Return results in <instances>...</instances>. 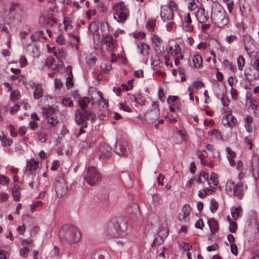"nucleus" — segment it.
<instances>
[{
  "instance_id": "f257e3e1",
  "label": "nucleus",
  "mask_w": 259,
  "mask_h": 259,
  "mask_svg": "<svg viewBox=\"0 0 259 259\" xmlns=\"http://www.w3.org/2000/svg\"><path fill=\"white\" fill-rule=\"evenodd\" d=\"M91 102V99L83 97L78 99V105L80 109H77L74 114V120L77 124H83L87 126V120H91L94 122L96 119V116L92 111L87 109L88 104Z\"/></svg>"
},
{
  "instance_id": "f03ea898",
  "label": "nucleus",
  "mask_w": 259,
  "mask_h": 259,
  "mask_svg": "<svg viewBox=\"0 0 259 259\" xmlns=\"http://www.w3.org/2000/svg\"><path fill=\"white\" fill-rule=\"evenodd\" d=\"M127 222L121 218L112 219L106 227V234L110 237H123L128 233Z\"/></svg>"
},
{
  "instance_id": "7ed1b4c3",
  "label": "nucleus",
  "mask_w": 259,
  "mask_h": 259,
  "mask_svg": "<svg viewBox=\"0 0 259 259\" xmlns=\"http://www.w3.org/2000/svg\"><path fill=\"white\" fill-rule=\"evenodd\" d=\"M81 236L78 229L69 224L64 225L59 231V237L61 241L69 244L76 243L80 240Z\"/></svg>"
},
{
  "instance_id": "20e7f679",
  "label": "nucleus",
  "mask_w": 259,
  "mask_h": 259,
  "mask_svg": "<svg viewBox=\"0 0 259 259\" xmlns=\"http://www.w3.org/2000/svg\"><path fill=\"white\" fill-rule=\"evenodd\" d=\"M211 19L216 26L223 28L229 21V17L225 10L219 3H214L212 5Z\"/></svg>"
},
{
  "instance_id": "39448f33",
  "label": "nucleus",
  "mask_w": 259,
  "mask_h": 259,
  "mask_svg": "<svg viewBox=\"0 0 259 259\" xmlns=\"http://www.w3.org/2000/svg\"><path fill=\"white\" fill-rule=\"evenodd\" d=\"M114 18L118 22L123 23L129 16V11L123 2L116 3L113 7Z\"/></svg>"
},
{
  "instance_id": "423d86ee",
  "label": "nucleus",
  "mask_w": 259,
  "mask_h": 259,
  "mask_svg": "<svg viewBox=\"0 0 259 259\" xmlns=\"http://www.w3.org/2000/svg\"><path fill=\"white\" fill-rule=\"evenodd\" d=\"M84 179L90 185L95 186L102 181V177L96 168L90 166L87 169Z\"/></svg>"
},
{
  "instance_id": "0eeeda50",
  "label": "nucleus",
  "mask_w": 259,
  "mask_h": 259,
  "mask_svg": "<svg viewBox=\"0 0 259 259\" xmlns=\"http://www.w3.org/2000/svg\"><path fill=\"white\" fill-rule=\"evenodd\" d=\"M152 106L153 108L147 111L144 115L145 119L148 123L154 122L159 117L160 115L158 103L153 102Z\"/></svg>"
},
{
  "instance_id": "6e6552de",
  "label": "nucleus",
  "mask_w": 259,
  "mask_h": 259,
  "mask_svg": "<svg viewBox=\"0 0 259 259\" xmlns=\"http://www.w3.org/2000/svg\"><path fill=\"white\" fill-rule=\"evenodd\" d=\"M98 150L101 159H108L112 155L111 147L106 143H101L98 147Z\"/></svg>"
},
{
  "instance_id": "1a4fd4ad",
  "label": "nucleus",
  "mask_w": 259,
  "mask_h": 259,
  "mask_svg": "<svg viewBox=\"0 0 259 259\" xmlns=\"http://www.w3.org/2000/svg\"><path fill=\"white\" fill-rule=\"evenodd\" d=\"M55 191L57 195L59 196H62L65 195L68 190V187L64 179L60 178L55 184Z\"/></svg>"
},
{
  "instance_id": "9d476101",
  "label": "nucleus",
  "mask_w": 259,
  "mask_h": 259,
  "mask_svg": "<svg viewBox=\"0 0 259 259\" xmlns=\"http://www.w3.org/2000/svg\"><path fill=\"white\" fill-rule=\"evenodd\" d=\"M128 145L127 142L123 139H119L116 143L115 152L118 155H124L127 152Z\"/></svg>"
},
{
  "instance_id": "9b49d317",
  "label": "nucleus",
  "mask_w": 259,
  "mask_h": 259,
  "mask_svg": "<svg viewBox=\"0 0 259 259\" xmlns=\"http://www.w3.org/2000/svg\"><path fill=\"white\" fill-rule=\"evenodd\" d=\"M247 188L246 185H244L242 182H238L235 185L234 188V196L237 197L239 199H241L243 197L244 191Z\"/></svg>"
},
{
  "instance_id": "f8f14e48",
  "label": "nucleus",
  "mask_w": 259,
  "mask_h": 259,
  "mask_svg": "<svg viewBox=\"0 0 259 259\" xmlns=\"http://www.w3.org/2000/svg\"><path fill=\"white\" fill-rule=\"evenodd\" d=\"M192 22L190 14H186L184 17V22L182 25L183 30L187 32H192L194 29Z\"/></svg>"
},
{
  "instance_id": "ddd939ff",
  "label": "nucleus",
  "mask_w": 259,
  "mask_h": 259,
  "mask_svg": "<svg viewBox=\"0 0 259 259\" xmlns=\"http://www.w3.org/2000/svg\"><path fill=\"white\" fill-rule=\"evenodd\" d=\"M195 16L198 21L201 23L206 22L208 19V14L205 13V10L203 8H199L197 10Z\"/></svg>"
},
{
  "instance_id": "4468645a",
  "label": "nucleus",
  "mask_w": 259,
  "mask_h": 259,
  "mask_svg": "<svg viewBox=\"0 0 259 259\" xmlns=\"http://www.w3.org/2000/svg\"><path fill=\"white\" fill-rule=\"evenodd\" d=\"M160 16L162 20L166 22L173 20L174 14L171 10L168 9L167 7H164L161 11Z\"/></svg>"
},
{
  "instance_id": "2eb2a0df",
  "label": "nucleus",
  "mask_w": 259,
  "mask_h": 259,
  "mask_svg": "<svg viewBox=\"0 0 259 259\" xmlns=\"http://www.w3.org/2000/svg\"><path fill=\"white\" fill-rule=\"evenodd\" d=\"M127 211L133 217L138 218L141 215L140 207L137 203L133 202L129 205Z\"/></svg>"
},
{
  "instance_id": "dca6fc26",
  "label": "nucleus",
  "mask_w": 259,
  "mask_h": 259,
  "mask_svg": "<svg viewBox=\"0 0 259 259\" xmlns=\"http://www.w3.org/2000/svg\"><path fill=\"white\" fill-rule=\"evenodd\" d=\"M222 122L224 125L227 124L228 126L232 127L236 124L237 119L233 115L229 114L225 116V117L223 119Z\"/></svg>"
},
{
  "instance_id": "f3484780",
  "label": "nucleus",
  "mask_w": 259,
  "mask_h": 259,
  "mask_svg": "<svg viewBox=\"0 0 259 259\" xmlns=\"http://www.w3.org/2000/svg\"><path fill=\"white\" fill-rule=\"evenodd\" d=\"M97 197L102 204L107 206L109 203V194L106 191L99 192L97 195Z\"/></svg>"
},
{
  "instance_id": "a211bd4d",
  "label": "nucleus",
  "mask_w": 259,
  "mask_h": 259,
  "mask_svg": "<svg viewBox=\"0 0 259 259\" xmlns=\"http://www.w3.org/2000/svg\"><path fill=\"white\" fill-rule=\"evenodd\" d=\"M191 211V208L190 205L188 204L184 205L182 209V211L183 212V218L182 219H180V220H183L185 222H188L189 220L188 217L190 215Z\"/></svg>"
},
{
  "instance_id": "6ab92c4d",
  "label": "nucleus",
  "mask_w": 259,
  "mask_h": 259,
  "mask_svg": "<svg viewBox=\"0 0 259 259\" xmlns=\"http://www.w3.org/2000/svg\"><path fill=\"white\" fill-rule=\"evenodd\" d=\"M253 119L251 115H247L245 119V127L248 133H251L253 129Z\"/></svg>"
},
{
  "instance_id": "aec40b11",
  "label": "nucleus",
  "mask_w": 259,
  "mask_h": 259,
  "mask_svg": "<svg viewBox=\"0 0 259 259\" xmlns=\"http://www.w3.org/2000/svg\"><path fill=\"white\" fill-rule=\"evenodd\" d=\"M138 49L140 50V52L144 56H147L149 54L150 47L144 42H142L137 45Z\"/></svg>"
},
{
  "instance_id": "412c9836",
  "label": "nucleus",
  "mask_w": 259,
  "mask_h": 259,
  "mask_svg": "<svg viewBox=\"0 0 259 259\" xmlns=\"http://www.w3.org/2000/svg\"><path fill=\"white\" fill-rule=\"evenodd\" d=\"M208 224L212 233H215L219 230L218 222L213 219L208 220Z\"/></svg>"
},
{
  "instance_id": "4be33fe9",
  "label": "nucleus",
  "mask_w": 259,
  "mask_h": 259,
  "mask_svg": "<svg viewBox=\"0 0 259 259\" xmlns=\"http://www.w3.org/2000/svg\"><path fill=\"white\" fill-rule=\"evenodd\" d=\"M53 55L59 60L64 59L67 55L66 52L63 48H60L53 52Z\"/></svg>"
},
{
  "instance_id": "5701e85b",
  "label": "nucleus",
  "mask_w": 259,
  "mask_h": 259,
  "mask_svg": "<svg viewBox=\"0 0 259 259\" xmlns=\"http://www.w3.org/2000/svg\"><path fill=\"white\" fill-rule=\"evenodd\" d=\"M242 208L240 206L232 208L231 209V215L234 220H237L242 215Z\"/></svg>"
},
{
  "instance_id": "b1692460",
  "label": "nucleus",
  "mask_w": 259,
  "mask_h": 259,
  "mask_svg": "<svg viewBox=\"0 0 259 259\" xmlns=\"http://www.w3.org/2000/svg\"><path fill=\"white\" fill-rule=\"evenodd\" d=\"M130 99L132 101L138 103L141 105H144L145 103V100L141 95H138L137 96L135 95H131Z\"/></svg>"
},
{
  "instance_id": "393cba45",
  "label": "nucleus",
  "mask_w": 259,
  "mask_h": 259,
  "mask_svg": "<svg viewBox=\"0 0 259 259\" xmlns=\"http://www.w3.org/2000/svg\"><path fill=\"white\" fill-rule=\"evenodd\" d=\"M38 167V163L37 161L34 159H31L27 162L26 169L28 170H35Z\"/></svg>"
},
{
  "instance_id": "a878e982",
  "label": "nucleus",
  "mask_w": 259,
  "mask_h": 259,
  "mask_svg": "<svg viewBox=\"0 0 259 259\" xmlns=\"http://www.w3.org/2000/svg\"><path fill=\"white\" fill-rule=\"evenodd\" d=\"M192 62L195 68H200L202 64V58L199 55H196L193 57Z\"/></svg>"
},
{
  "instance_id": "bb28decb",
  "label": "nucleus",
  "mask_w": 259,
  "mask_h": 259,
  "mask_svg": "<svg viewBox=\"0 0 259 259\" xmlns=\"http://www.w3.org/2000/svg\"><path fill=\"white\" fill-rule=\"evenodd\" d=\"M207 182L210 186H211V185L214 186H217L219 184L217 174L214 172H212L210 178L208 179Z\"/></svg>"
},
{
  "instance_id": "cd10ccee",
  "label": "nucleus",
  "mask_w": 259,
  "mask_h": 259,
  "mask_svg": "<svg viewBox=\"0 0 259 259\" xmlns=\"http://www.w3.org/2000/svg\"><path fill=\"white\" fill-rule=\"evenodd\" d=\"M103 41L108 47V48L112 49L114 47V42L112 36L110 35L105 36L103 38Z\"/></svg>"
},
{
  "instance_id": "c85d7f7f",
  "label": "nucleus",
  "mask_w": 259,
  "mask_h": 259,
  "mask_svg": "<svg viewBox=\"0 0 259 259\" xmlns=\"http://www.w3.org/2000/svg\"><path fill=\"white\" fill-rule=\"evenodd\" d=\"M43 95V90L41 85H37L33 92V97L35 99H39Z\"/></svg>"
},
{
  "instance_id": "c756f323",
  "label": "nucleus",
  "mask_w": 259,
  "mask_h": 259,
  "mask_svg": "<svg viewBox=\"0 0 259 259\" xmlns=\"http://www.w3.org/2000/svg\"><path fill=\"white\" fill-rule=\"evenodd\" d=\"M56 109L53 107H49L48 108H44L42 110L43 115L45 118H49L55 113Z\"/></svg>"
},
{
  "instance_id": "7c9ffc66",
  "label": "nucleus",
  "mask_w": 259,
  "mask_h": 259,
  "mask_svg": "<svg viewBox=\"0 0 259 259\" xmlns=\"http://www.w3.org/2000/svg\"><path fill=\"white\" fill-rule=\"evenodd\" d=\"M19 186L17 185H14L12 189L14 199L16 201H19L20 199V193L19 191Z\"/></svg>"
},
{
  "instance_id": "2f4dec72",
  "label": "nucleus",
  "mask_w": 259,
  "mask_h": 259,
  "mask_svg": "<svg viewBox=\"0 0 259 259\" xmlns=\"http://www.w3.org/2000/svg\"><path fill=\"white\" fill-rule=\"evenodd\" d=\"M97 94L99 97V99L98 103L99 106L102 108H104L106 107L108 103V101L106 100L103 98V94L101 92H97Z\"/></svg>"
},
{
  "instance_id": "473e14b6",
  "label": "nucleus",
  "mask_w": 259,
  "mask_h": 259,
  "mask_svg": "<svg viewBox=\"0 0 259 259\" xmlns=\"http://www.w3.org/2000/svg\"><path fill=\"white\" fill-rule=\"evenodd\" d=\"M105 252L101 250H97L92 254L91 259H105Z\"/></svg>"
},
{
  "instance_id": "72a5a7b5",
  "label": "nucleus",
  "mask_w": 259,
  "mask_h": 259,
  "mask_svg": "<svg viewBox=\"0 0 259 259\" xmlns=\"http://www.w3.org/2000/svg\"><path fill=\"white\" fill-rule=\"evenodd\" d=\"M235 185L234 184V182L232 181H228L226 185L225 190L228 194L232 193L233 192L234 188L235 187Z\"/></svg>"
},
{
  "instance_id": "f704fd0d",
  "label": "nucleus",
  "mask_w": 259,
  "mask_h": 259,
  "mask_svg": "<svg viewBox=\"0 0 259 259\" xmlns=\"http://www.w3.org/2000/svg\"><path fill=\"white\" fill-rule=\"evenodd\" d=\"M47 123L50 126L54 127L59 123V119L57 116H53L47 118Z\"/></svg>"
},
{
  "instance_id": "c9c22d12",
  "label": "nucleus",
  "mask_w": 259,
  "mask_h": 259,
  "mask_svg": "<svg viewBox=\"0 0 259 259\" xmlns=\"http://www.w3.org/2000/svg\"><path fill=\"white\" fill-rule=\"evenodd\" d=\"M169 50L171 55L173 56H175L179 54V53L181 52V48L178 44H176L174 46V48H172V47H170L169 48Z\"/></svg>"
},
{
  "instance_id": "e433bc0d",
  "label": "nucleus",
  "mask_w": 259,
  "mask_h": 259,
  "mask_svg": "<svg viewBox=\"0 0 259 259\" xmlns=\"http://www.w3.org/2000/svg\"><path fill=\"white\" fill-rule=\"evenodd\" d=\"M237 63L238 69L242 71L245 64V59L242 56L240 55L237 58Z\"/></svg>"
},
{
  "instance_id": "4c0bfd02",
  "label": "nucleus",
  "mask_w": 259,
  "mask_h": 259,
  "mask_svg": "<svg viewBox=\"0 0 259 259\" xmlns=\"http://www.w3.org/2000/svg\"><path fill=\"white\" fill-rule=\"evenodd\" d=\"M38 140L41 143H45L47 141V135L42 132H38L36 133Z\"/></svg>"
},
{
  "instance_id": "58836bf2",
  "label": "nucleus",
  "mask_w": 259,
  "mask_h": 259,
  "mask_svg": "<svg viewBox=\"0 0 259 259\" xmlns=\"http://www.w3.org/2000/svg\"><path fill=\"white\" fill-rule=\"evenodd\" d=\"M219 207V203L213 198L210 200V210L212 213H214Z\"/></svg>"
},
{
  "instance_id": "ea45409f",
  "label": "nucleus",
  "mask_w": 259,
  "mask_h": 259,
  "mask_svg": "<svg viewBox=\"0 0 259 259\" xmlns=\"http://www.w3.org/2000/svg\"><path fill=\"white\" fill-rule=\"evenodd\" d=\"M208 135L214 136L217 140H221L222 138L220 131L217 129H214L209 132Z\"/></svg>"
},
{
  "instance_id": "a19ab883",
  "label": "nucleus",
  "mask_w": 259,
  "mask_h": 259,
  "mask_svg": "<svg viewBox=\"0 0 259 259\" xmlns=\"http://www.w3.org/2000/svg\"><path fill=\"white\" fill-rule=\"evenodd\" d=\"M98 25V21H94L92 22L89 26V30L92 32H95L98 31L99 28Z\"/></svg>"
},
{
  "instance_id": "79ce46f5",
  "label": "nucleus",
  "mask_w": 259,
  "mask_h": 259,
  "mask_svg": "<svg viewBox=\"0 0 259 259\" xmlns=\"http://www.w3.org/2000/svg\"><path fill=\"white\" fill-rule=\"evenodd\" d=\"M254 138V136L250 135L249 137H246L244 139V143L250 149H252V142Z\"/></svg>"
},
{
  "instance_id": "37998d69",
  "label": "nucleus",
  "mask_w": 259,
  "mask_h": 259,
  "mask_svg": "<svg viewBox=\"0 0 259 259\" xmlns=\"http://www.w3.org/2000/svg\"><path fill=\"white\" fill-rule=\"evenodd\" d=\"M41 37L44 39H47V37L45 35V33L42 30H39L34 33L31 36L33 40H36V37Z\"/></svg>"
},
{
  "instance_id": "c03bdc74",
  "label": "nucleus",
  "mask_w": 259,
  "mask_h": 259,
  "mask_svg": "<svg viewBox=\"0 0 259 259\" xmlns=\"http://www.w3.org/2000/svg\"><path fill=\"white\" fill-rule=\"evenodd\" d=\"M151 40L152 43L154 44L156 47H159L162 41L161 38L156 34H153L152 36Z\"/></svg>"
},
{
  "instance_id": "a18cd8bd",
  "label": "nucleus",
  "mask_w": 259,
  "mask_h": 259,
  "mask_svg": "<svg viewBox=\"0 0 259 259\" xmlns=\"http://www.w3.org/2000/svg\"><path fill=\"white\" fill-rule=\"evenodd\" d=\"M155 25V21L154 20H149L146 25L147 29L150 31H153L154 29Z\"/></svg>"
},
{
  "instance_id": "49530a36",
  "label": "nucleus",
  "mask_w": 259,
  "mask_h": 259,
  "mask_svg": "<svg viewBox=\"0 0 259 259\" xmlns=\"http://www.w3.org/2000/svg\"><path fill=\"white\" fill-rule=\"evenodd\" d=\"M20 96V92L17 90L13 91L11 92V95H10L11 99L13 101H14L18 100L19 99Z\"/></svg>"
},
{
  "instance_id": "de8ad7c7",
  "label": "nucleus",
  "mask_w": 259,
  "mask_h": 259,
  "mask_svg": "<svg viewBox=\"0 0 259 259\" xmlns=\"http://www.w3.org/2000/svg\"><path fill=\"white\" fill-rule=\"evenodd\" d=\"M45 23L46 24L53 26L57 23V19L54 18H47L45 19Z\"/></svg>"
},
{
  "instance_id": "09e8293b",
  "label": "nucleus",
  "mask_w": 259,
  "mask_h": 259,
  "mask_svg": "<svg viewBox=\"0 0 259 259\" xmlns=\"http://www.w3.org/2000/svg\"><path fill=\"white\" fill-rule=\"evenodd\" d=\"M188 8L191 11L194 10L197 7V4L199 3L198 0H190Z\"/></svg>"
},
{
  "instance_id": "8fccbe9b",
  "label": "nucleus",
  "mask_w": 259,
  "mask_h": 259,
  "mask_svg": "<svg viewBox=\"0 0 259 259\" xmlns=\"http://www.w3.org/2000/svg\"><path fill=\"white\" fill-rule=\"evenodd\" d=\"M1 141L3 145L5 147L10 146L13 143V141L11 139H8L5 137L2 138Z\"/></svg>"
},
{
  "instance_id": "3c124183",
  "label": "nucleus",
  "mask_w": 259,
  "mask_h": 259,
  "mask_svg": "<svg viewBox=\"0 0 259 259\" xmlns=\"http://www.w3.org/2000/svg\"><path fill=\"white\" fill-rule=\"evenodd\" d=\"M237 39L238 38L237 36L235 35H230L227 36L225 38V40L229 44H231V43L237 41Z\"/></svg>"
},
{
  "instance_id": "603ef678",
  "label": "nucleus",
  "mask_w": 259,
  "mask_h": 259,
  "mask_svg": "<svg viewBox=\"0 0 259 259\" xmlns=\"http://www.w3.org/2000/svg\"><path fill=\"white\" fill-rule=\"evenodd\" d=\"M29 249L28 247H24L21 248L20 250V255L23 257H26L27 256Z\"/></svg>"
},
{
  "instance_id": "864d4df0",
  "label": "nucleus",
  "mask_w": 259,
  "mask_h": 259,
  "mask_svg": "<svg viewBox=\"0 0 259 259\" xmlns=\"http://www.w3.org/2000/svg\"><path fill=\"white\" fill-rule=\"evenodd\" d=\"M55 61V59L53 57H49L47 59L46 61V65L48 67H50L54 68L53 66Z\"/></svg>"
},
{
  "instance_id": "5fc2aeb1",
  "label": "nucleus",
  "mask_w": 259,
  "mask_h": 259,
  "mask_svg": "<svg viewBox=\"0 0 259 259\" xmlns=\"http://www.w3.org/2000/svg\"><path fill=\"white\" fill-rule=\"evenodd\" d=\"M72 78L73 74H70L69 76L66 78V85L68 89H70L73 86Z\"/></svg>"
},
{
  "instance_id": "6e6d98bb",
  "label": "nucleus",
  "mask_w": 259,
  "mask_h": 259,
  "mask_svg": "<svg viewBox=\"0 0 259 259\" xmlns=\"http://www.w3.org/2000/svg\"><path fill=\"white\" fill-rule=\"evenodd\" d=\"M168 8V9L171 10L172 12L177 11V5L172 0H170L169 1Z\"/></svg>"
},
{
  "instance_id": "4d7b16f0",
  "label": "nucleus",
  "mask_w": 259,
  "mask_h": 259,
  "mask_svg": "<svg viewBox=\"0 0 259 259\" xmlns=\"http://www.w3.org/2000/svg\"><path fill=\"white\" fill-rule=\"evenodd\" d=\"M62 104L65 106L72 107L73 106V103L70 98H65L62 100Z\"/></svg>"
},
{
  "instance_id": "13d9d810",
  "label": "nucleus",
  "mask_w": 259,
  "mask_h": 259,
  "mask_svg": "<svg viewBox=\"0 0 259 259\" xmlns=\"http://www.w3.org/2000/svg\"><path fill=\"white\" fill-rule=\"evenodd\" d=\"M56 41L60 45H63L65 44L66 40L63 35L60 34L56 38Z\"/></svg>"
},
{
  "instance_id": "bf43d9fd",
  "label": "nucleus",
  "mask_w": 259,
  "mask_h": 259,
  "mask_svg": "<svg viewBox=\"0 0 259 259\" xmlns=\"http://www.w3.org/2000/svg\"><path fill=\"white\" fill-rule=\"evenodd\" d=\"M9 129L10 133V135L13 137H16L18 134L17 132L15 131V127L11 124H10L9 126Z\"/></svg>"
},
{
  "instance_id": "052dcab7",
  "label": "nucleus",
  "mask_w": 259,
  "mask_h": 259,
  "mask_svg": "<svg viewBox=\"0 0 259 259\" xmlns=\"http://www.w3.org/2000/svg\"><path fill=\"white\" fill-rule=\"evenodd\" d=\"M43 204V202L41 201H37L31 206V210L32 211H34L35 209L38 207L41 206Z\"/></svg>"
},
{
  "instance_id": "680f3d73",
  "label": "nucleus",
  "mask_w": 259,
  "mask_h": 259,
  "mask_svg": "<svg viewBox=\"0 0 259 259\" xmlns=\"http://www.w3.org/2000/svg\"><path fill=\"white\" fill-rule=\"evenodd\" d=\"M237 229V224L234 222H231L230 223V226H229V231L232 233H234L236 232Z\"/></svg>"
},
{
  "instance_id": "e2e57ef3",
  "label": "nucleus",
  "mask_w": 259,
  "mask_h": 259,
  "mask_svg": "<svg viewBox=\"0 0 259 259\" xmlns=\"http://www.w3.org/2000/svg\"><path fill=\"white\" fill-rule=\"evenodd\" d=\"M180 104L176 103H173L169 105V110L171 112H174L176 109L180 110Z\"/></svg>"
},
{
  "instance_id": "0e129e2a",
  "label": "nucleus",
  "mask_w": 259,
  "mask_h": 259,
  "mask_svg": "<svg viewBox=\"0 0 259 259\" xmlns=\"http://www.w3.org/2000/svg\"><path fill=\"white\" fill-rule=\"evenodd\" d=\"M230 93L232 98L235 100H237L238 96L237 91L235 89L231 88L230 90Z\"/></svg>"
},
{
  "instance_id": "69168bd1",
  "label": "nucleus",
  "mask_w": 259,
  "mask_h": 259,
  "mask_svg": "<svg viewBox=\"0 0 259 259\" xmlns=\"http://www.w3.org/2000/svg\"><path fill=\"white\" fill-rule=\"evenodd\" d=\"M19 4L18 3L12 2L11 4V7L9 9V13H11L13 12L17 8L19 7Z\"/></svg>"
},
{
  "instance_id": "338daca9",
  "label": "nucleus",
  "mask_w": 259,
  "mask_h": 259,
  "mask_svg": "<svg viewBox=\"0 0 259 259\" xmlns=\"http://www.w3.org/2000/svg\"><path fill=\"white\" fill-rule=\"evenodd\" d=\"M230 249L231 252L235 255H237L238 254V247L235 244H232L230 245Z\"/></svg>"
},
{
  "instance_id": "774afa93",
  "label": "nucleus",
  "mask_w": 259,
  "mask_h": 259,
  "mask_svg": "<svg viewBox=\"0 0 259 259\" xmlns=\"http://www.w3.org/2000/svg\"><path fill=\"white\" fill-rule=\"evenodd\" d=\"M54 83H55V87L56 88H57V89H60L62 85H63V82L60 79H59V78H55V80H54Z\"/></svg>"
}]
</instances>
